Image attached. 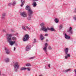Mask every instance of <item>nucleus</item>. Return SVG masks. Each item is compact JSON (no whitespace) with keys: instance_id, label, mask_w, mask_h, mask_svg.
<instances>
[{"instance_id":"16","label":"nucleus","mask_w":76,"mask_h":76,"mask_svg":"<svg viewBox=\"0 0 76 76\" xmlns=\"http://www.w3.org/2000/svg\"><path fill=\"white\" fill-rule=\"evenodd\" d=\"M70 69H67L66 70H64L63 71V72L65 73H67V72H69V71H70Z\"/></svg>"},{"instance_id":"5","label":"nucleus","mask_w":76,"mask_h":76,"mask_svg":"<svg viewBox=\"0 0 76 76\" xmlns=\"http://www.w3.org/2000/svg\"><path fill=\"white\" fill-rule=\"evenodd\" d=\"M45 24L44 23H42L40 24V26L42 27L41 29H40V31H42L47 32V28L44 26Z\"/></svg>"},{"instance_id":"31","label":"nucleus","mask_w":76,"mask_h":76,"mask_svg":"<svg viewBox=\"0 0 76 76\" xmlns=\"http://www.w3.org/2000/svg\"><path fill=\"white\" fill-rule=\"evenodd\" d=\"M23 5H24V4L22 3L20 5L21 7H23Z\"/></svg>"},{"instance_id":"29","label":"nucleus","mask_w":76,"mask_h":76,"mask_svg":"<svg viewBox=\"0 0 76 76\" xmlns=\"http://www.w3.org/2000/svg\"><path fill=\"white\" fill-rule=\"evenodd\" d=\"M73 18L74 19V20H76V16H75V15L73 17Z\"/></svg>"},{"instance_id":"42","label":"nucleus","mask_w":76,"mask_h":76,"mask_svg":"<svg viewBox=\"0 0 76 76\" xmlns=\"http://www.w3.org/2000/svg\"><path fill=\"white\" fill-rule=\"evenodd\" d=\"M15 50H16V48L15 47L14 48V51H15Z\"/></svg>"},{"instance_id":"23","label":"nucleus","mask_w":76,"mask_h":76,"mask_svg":"<svg viewBox=\"0 0 76 76\" xmlns=\"http://www.w3.org/2000/svg\"><path fill=\"white\" fill-rule=\"evenodd\" d=\"M62 27H63V25H60L59 27V28L60 29H62Z\"/></svg>"},{"instance_id":"28","label":"nucleus","mask_w":76,"mask_h":76,"mask_svg":"<svg viewBox=\"0 0 76 76\" xmlns=\"http://www.w3.org/2000/svg\"><path fill=\"white\" fill-rule=\"evenodd\" d=\"M34 58H35V56H34V57H31L29 58V59H30V60H31L32 59H34Z\"/></svg>"},{"instance_id":"6","label":"nucleus","mask_w":76,"mask_h":76,"mask_svg":"<svg viewBox=\"0 0 76 76\" xmlns=\"http://www.w3.org/2000/svg\"><path fill=\"white\" fill-rule=\"evenodd\" d=\"M29 38V36L28 34H26L23 38V41L25 42L28 41Z\"/></svg>"},{"instance_id":"14","label":"nucleus","mask_w":76,"mask_h":76,"mask_svg":"<svg viewBox=\"0 0 76 76\" xmlns=\"http://www.w3.org/2000/svg\"><path fill=\"white\" fill-rule=\"evenodd\" d=\"M4 60L5 62H6L7 63H8V62H9L10 61V59H9V58H7L5 59Z\"/></svg>"},{"instance_id":"11","label":"nucleus","mask_w":76,"mask_h":76,"mask_svg":"<svg viewBox=\"0 0 76 76\" xmlns=\"http://www.w3.org/2000/svg\"><path fill=\"white\" fill-rule=\"evenodd\" d=\"M72 30V28L70 27L69 30H67V32H69L70 34H73V31Z\"/></svg>"},{"instance_id":"3","label":"nucleus","mask_w":76,"mask_h":76,"mask_svg":"<svg viewBox=\"0 0 76 76\" xmlns=\"http://www.w3.org/2000/svg\"><path fill=\"white\" fill-rule=\"evenodd\" d=\"M13 66L14 67L15 71L16 72H18V69L20 67V65H19V63L18 62H15Z\"/></svg>"},{"instance_id":"40","label":"nucleus","mask_w":76,"mask_h":76,"mask_svg":"<svg viewBox=\"0 0 76 76\" xmlns=\"http://www.w3.org/2000/svg\"><path fill=\"white\" fill-rule=\"evenodd\" d=\"M48 66L49 67V68H50V67H50V64H49L48 65Z\"/></svg>"},{"instance_id":"9","label":"nucleus","mask_w":76,"mask_h":76,"mask_svg":"<svg viewBox=\"0 0 76 76\" xmlns=\"http://www.w3.org/2000/svg\"><path fill=\"white\" fill-rule=\"evenodd\" d=\"M4 50L5 51L6 53L7 54H9L10 53V51L8 48L7 47H5L4 48Z\"/></svg>"},{"instance_id":"38","label":"nucleus","mask_w":76,"mask_h":76,"mask_svg":"<svg viewBox=\"0 0 76 76\" xmlns=\"http://www.w3.org/2000/svg\"><path fill=\"white\" fill-rule=\"evenodd\" d=\"M75 76H76V69L75 70Z\"/></svg>"},{"instance_id":"30","label":"nucleus","mask_w":76,"mask_h":76,"mask_svg":"<svg viewBox=\"0 0 76 76\" xmlns=\"http://www.w3.org/2000/svg\"><path fill=\"white\" fill-rule=\"evenodd\" d=\"M1 19H2L3 20H4V19H5V17L2 16L1 17Z\"/></svg>"},{"instance_id":"41","label":"nucleus","mask_w":76,"mask_h":76,"mask_svg":"<svg viewBox=\"0 0 76 76\" xmlns=\"http://www.w3.org/2000/svg\"><path fill=\"white\" fill-rule=\"evenodd\" d=\"M3 32H6V30L4 29L3 30Z\"/></svg>"},{"instance_id":"13","label":"nucleus","mask_w":76,"mask_h":76,"mask_svg":"<svg viewBox=\"0 0 76 76\" xmlns=\"http://www.w3.org/2000/svg\"><path fill=\"white\" fill-rule=\"evenodd\" d=\"M40 39L41 41H42L44 39V37L43 36V34H41L40 36Z\"/></svg>"},{"instance_id":"37","label":"nucleus","mask_w":76,"mask_h":76,"mask_svg":"<svg viewBox=\"0 0 76 76\" xmlns=\"http://www.w3.org/2000/svg\"><path fill=\"white\" fill-rule=\"evenodd\" d=\"M48 34H45V37H48Z\"/></svg>"},{"instance_id":"8","label":"nucleus","mask_w":76,"mask_h":76,"mask_svg":"<svg viewBox=\"0 0 76 76\" xmlns=\"http://www.w3.org/2000/svg\"><path fill=\"white\" fill-rule=\"evenodd\" d=\"M21 16H22L23 18H26V17H27V15L26 14V12H21L20 14Z\"/></svg>"},{"instance_id":"24","label":"nucleus","mask_w":76,"mask_h":76,"mask_svg":"<svg viewBox=\"0 0 76 76\" xmlns=\"http://www.w3.org/2000/svg\"><path fill=\"white\" fill-rule=\"evenodd\" d=\"M2 17H4L5 18V16H6V13H4L2 14Z\"/></svg>"},{"instance_id":"35","label":"nucleus","mask_w":76,"mask_h":76,"mask_svg":"<svg viewBox=\"0 0 76 76\" xmlns=\"http://www.w3.org/2000/svg\"><path fill=\"white\" fill-rule=\"evenodd\" d=\"M11 5H12V3H10L8 4V5L10 6Z\"/></svg>"},{"instance_id":"21","label":"nucleus","mask_w":76,"mask_h":76,"mask_svg":"<svg viewBox=\"0 0 76 76\" xmlns=\"http://www.w3.org/2000/svg\"><path fill=\"white\" fill-rule=\"evenodd\" d=\"M26 66H27V67H29V66H31V65L30 64H26Z\"/></svg>"},{"instance_id":"46","label":"nucleus","mask_w":76,"mask_h":76,"mask_svg":"<svg viewBox=\"0 0 76 76\" xmlns=\"http://www.w3.org/2000/svg\"><path fill=\"white\" fill-rule=\"evenodd\" d=\"M23 1V0H21V3H22V2Z\"/></svg>"},{"instance_id":"10","label":"nucleus","mask_w":76,"mask_h":76,"mask_svg":"<svg viewBox=\"0 0 76 76\" xmlns=\"http://www.w3.org/2000/svg\"><path fill=\"white\" fill-rule=\"evenodd\" d=\"M31 49V45H28L26 47V51H29Z\"/></svg>"},{"instance_id":"15","label":"nucleus","mask_w":76,"mask_h":76,"mask_svg":"<svg viewBox=\"0 0 76 76\" xmlns=\"http://www.w3.org/2000/svg\"><path fill=\"white\" fill-rule=\"evenodd\" d=\"M27 69V68L25 67H22L20 69V71H22V70H26Z\"/></svg>"},{"instance_id":"33","label":"nucleus","mask_w":76,"mask_h":76,"mask_svg":"<svg viewBox=\"0 0 76 76\" xmlns=\"http://www.w3.org/2000/svg\"><path fill=\"white\" fill-rule=\"evenodd\" d=\"M74 13H76V8H75L74 10Z\"/></svg>"},{"instance_id":"43","label":"nucleus","mask_w":76,"mask_h":76,"mask_svg":"<svg viewBox=\"0 0 76 76\" xmlns=\"http://www.w3.org/2000/svg\"><path fill=\"white\" fill-rule=\"evenodd\" d=\"M33 1H38V0H32Z\"/></svg>"},{"instance_id":"4","label":"nucleus","mask_w":76,"mask_h":76,"mask_svg":"<svg viewBox=\"0 0 76 76\" xmlns=\"http://www.w3.org/2000/svg\"><path fill=\"white\" fill-rule=\"evenodd\" d=\"M65 54L66 56H65V59H67L68 57H70V54L68 53L69 52V49L67 48H65L64 49Z\"/></svg>"},{"instance_id":"25","label":"nucleus","mask_w":76,"mask_h":76,"mask_svg":"<svg viewBox=\"0 0 76 76\" xmlns=\"http://www.w3.org/2000/svg\"><path fill=\"white\" fill-rule=\"evenodd\" d=\"M48 49H49V50H52V48H51V47L50 46L48 47Z\"/></svg>"},{"instance_id":"45","label":"nucleus","mask_w":76,"mask_h":76,"mask_svg":"<svg viewBox=\"0 0 76 76\" xmlns=\"http://www.w3.org/2000/svg\"><path fill=\"white\" fill-rule=\"evenodd\" d=\"M15 45H16V46H18V44H16Z\"/></svg>"},{"instance_id":"2","label":"nucleus","mask_w":76,"mask_h":76,"mask_svg":"<svg viewBox=\"0 0 76 76\" xmlns=\"http://www.w3.org/2000/svg\"><path fill=\"white\" fill-rule=\"evenodd\" d=\"M6 36L7 37V42H9L11 46L14 45V44L16 42L15 41H12V35L11 34H6Z\"/></svg>"},{"instance_id":"7","label":"nucleus","mask_w":76,"mask_h":76,"mask_svg":"<svg viewBox=\"0 0 76 76\" xmlns=\"http://www.w3.org/2000/svg\"><path fill=\"white\" fill-rule=\"evenodd\" d=\"M47 46H48L47 43H45V47H44V48L43 49V50L44 51L45 53H46V54H47Z\"/></svg>"},{"instance_id":"18","label":"nucleus","mask_w":76,"mask_h":76,"mask_svg":"<svg viewBox=\"0 0 76 76\" xmlns=\"http://www.w3.org/2000/svg\"><path fill=\"white\" fill-rule=\"evenodd\" d=\"M12 39L13 41H16V40L17 38L16 37H12Z\"/></svg>"},{"instance_id":"26","label":"nucleus","mask_w":76,"mask_h":76,"mask_svg":"<svg viewBox=\"0 0 76 76\" xmlns=\"http://www.w3.org/2000/svg\"><path fill=\"white\" fill-rule=\"evenodd\" d=\"M12 6H14V5H15L16 4V2L14 1L13 2V3H12Z\"/></svg>"},{"instance_id":"32","label":"nucleus","mask_w":76,"mask_h":76,"mask_svg":"<svg viewBox=\"0 0 76 76\" xmlns=\"http://www.w3.org/2000/svg\"><path fill=\"white\" fill-rule=\"evenodd\" d=\"M37 42V40L36 39H34V43H35V42Z\"/></svg>"},{"instance_id":"36","label":"nucleus","mask_w":76,"mask_h":76,"mask_svg":"<svg viewBox=\"0 0 76 76\" xmlns=\"http://www.w3.org/2000/svg\"><path fill=\"white\" fill-rule=\"evenodd\" d=\"M27 69L28 71H30V70H31V69H29V68H27Z\"/></svg>"},{"instance_id":"22","label":"nucleus","mask_w":76,"mask_h":76,"mask_svg":"<svg viewBox=\"0 0 76 76\" xmlns=\"http://www.w3.org/2000/svg\"><path fill=\"white\" fill-rule=\"evenodd\" d=\"M22 28L23 30H24V31H26V28L24 26H22Z\"/></svg>"},{"instance_id":"39","label":"nucleus","mask_w":76,"mask_h":76,"mask_svg":"<svg viewBox=\"0 0 76 76\" xmlns=\"http://www.w3.org/2000/svg\"><path fill=\"white\" fill-rule=\"evenodd\" d=\"M25 1H22L21 3H25Z\"/></svg>"},{"instance_id":"20","label":"nucleus","mask_w":76,"mask_h":76,"mask_svg":"<svg viewBox=\"0 0 76 76\" xmlns=\"http://www.w3.org/2000/svg\"><path fill=\"white\" fill-rule=\"evenodd\" d=\"M50 31H56V30L52 27L50 28Z\"/></svg>"},{"instance_id":"19","label":"nucleus","mask_w":76,"mask_h":76,"mask_svg":"<svg viewBox=\"0 0 76 76\" xmlns=\"http://www.w3.org/2000/svg\"><path fill=\"white\" fill-rule=\"evenodd\" d=\"M54 21L56 23H58V20L57 19V18H55L54 19Z\"/></svg>"},{"instance_id":"44","label":"nucleus","mask_w":76,"mask_h":76,"mask_svg":"<svg viewBox=\"0 0 76 76\" xmlns=\"http://www.w3.org/2000/svg\"><path fill=\"white\" fill-rule=\"evenodd\" d=\"M46 41H47V42H48V39H47L46 40Z\"/></svg>"},{"instance_id":"1","label":"nucleus","mask_w":76,"mask_h":76,"mask_svg":"<svg viewBox=\"0 0 76 76\" xmlns=\"http://www.w3.org/2000/svg\"><path fill=\"white\" fill-rule=\"evenodd\" d=\"M26 10H28V19L29 20H31V17L33 16L32 14H33V11L30 8V7L28 5H27L26 7Z\"/></svg>"},{"instance_id":"17","label":"nucleus","mask_w":76,"mask_h":76,"mask_svg":"<svg viewBox=\"0 0 76 76\" xmlns=\"http://www.w3.org/2000/svg\"><path fill=\"white\" fill-rule=\"evenodd\" d=\"M33 5L34 6V7H36L37 5L36 2H34L33 4Z\"/></svg>"},{"instance_id":"12","label":"nucleus","mask_w":76,"mask_h":76,"mask_svg":"<svg viewBox=\"0 0 76 76\" xmlns=\"http://www.w3.org/2000/svg\"><path fill=\"white\" fill-rule=\"evenodd\" d=\"M65 37L66 39H69L70 38V37L67 35L66 34H65Z\"/></svg>"},{"instance_id":"34","label":"nucleus","mask_w":76,"mask_h":76,"mask_svg":"<svg viewBox=\"0 0 76 76\" xmlns=\"http://www.w3.org/2000/svg\"><path fill=\"white\" fill-rule=\"evenodd\" d=\"M47 31H48L47 30H48V31H50V28H47Z\"/></svg>"},{"instance_id":"27","label":"nucleus","mask_w":76,"mask_h":76,"mask_svg":"<svg viewBox=\"0 0 76 76\" xmlns=\"http://www.w3.org/2000/svg\"><path fill=\"white\" fill-rule=\"evenodd\" d=\"M26 29H27L30 30V28H29L28 26H26Z\"/></svg>"}]
</instances>
